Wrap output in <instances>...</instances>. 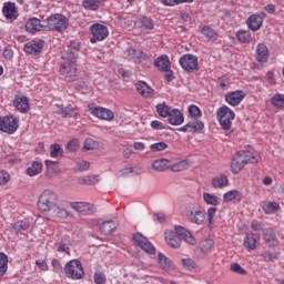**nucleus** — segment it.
Masks as SVG:
<instances>
[{
  "mask_svg": "<svg viewBox=\"0 0 284 284\" xmlns=\"http://www.w3.org/2000/svg\"><path fill=\"white\" fill-rule=\"evenodd\" d=\"M204 203L206 205H213L216 207V205H221V199L219 196L213 195L211 193H203Z\"/></svg>",
  "mask_w": 284,
  "mask_h": 284,
  "instance_id": "36",
  "label": "nucleus"
},
{
  "mask_svg": "<svg viewBox=\"0 0 284 284\" xmlns=\"http://www.w3.org/2000/svg\"><path fill=\"white\" fill-rule=\"evenodd\" d=\"M186 217L190 223H195V225H203L205 223V213L201 209L193 207L186 212Z\"/></svg>",
  "mask_w": 284,
  "mask_h": 284,
  "instance_id": "12",
  "label": "nucleus"
},
{
  "mask_svg": "<svg viewBox=\"0 0 284 284\" xmlns=\"http://www.w3.org/2000/svg\"><path fill=\"white\" fill-rule=\"evenodd\" d=\"M255 59L258 63H267L270 59V49L265 43H258L255 50Z\"/></svg>",
  "mask_w": 284,
  "mask_h": 284,
  "instance_id": "16",
  "label": "nucleus"
},
{
  "mask_svg": "<svg viewBox=\"0 0 284 284\" xmlns=\"http://www.w3.org/2000/svg\"><path fill=\"white\" fill-rule=\"evenodd\" d=\"M159 264L165 272H172V270H174V263H172V260L165 257L163 253L159 254Z\"/></svg>",
  "mask_w": 284,
  "mask_h": 284,
  "instance_id": "31",
  "label": "nucleus"
},
{
  "mask_svg": "<svg viewBox=\"0 0 284 284\" xmlns=\"http://www.w3.org/2000/svg\"><path fill=\"white\" fill-rule=\"evenodd\" d=\"M54 212L59 219H68V216H69V213H68V211H65V209L58 207Z\"/></svg>",
  "mask_w": 284,
  "mask_h": 284,
  "instance_id": "62",
  "label": "nucleus"
},
{
  "mask_svg": "<svg viewBox=\"0 0 284 284\" xmlns=\"http://www.w3.org/2000/svg\"><path fill=\"white\" fill-rule=\"evenodd\" d=\"M262 209L265 214H272V212L278 211L281 206L276 202H266L262 205Z\"/></svg>",
  "mask_w": 284,
  "mask_h": 284,
  "instance_id": "46",
  "label": "nucleus"
},
{
  "mask_svg": "<svg viewBox=\"0 0 284 284\" xmlns=\"http://www.w3.org/2000/svg\"><path fill=\"white\" fill-rule=\"evenodd\" d=\"M172 172H183V170H187V161H180L176 162L175 164H172L171 166Z\"/></svg>",
  "mask_w": 284,
  "mask_h": 284,
  "instance_id": "49",
  "label": "nucleus"
},
{
  "mask_svg": "<svg viewBox=\"0 0 284 284\" xmlns=\"http://www.w3.org/2000/svg\"><path fill=\"white\" fill-rule=\"evenodd\" d=\"M2 12L7 19H14V3H4Z\"/></svg>",
  "mask_w": 284,
  "mask_h": 284,
  "instance_id": "43",
  "label": "nucleus"
},
{
  "mask_svg": "<svg viewBox=\"0 0 284 284\" xmlns=\"http://www.w3.org/2000/svg\"><path fill=\"white\" fill-rule=\"evenodd\" d=\"M151 128L153 130H165V124H163L162 122H160L159 120H154L151 122Z\"/></svg>",
  "mask_w": 284,
  "mask_h": 284,
  "instance_id": "61",
  "label": "nucleus"
},
{
  "mask_svg": "<svg viewBox=\"0 0 284 284\" xmlns=\"http://www.w3.org/2000/svg\"><path fill=\"white\" fill-rule=\"evenodd\" d=\"M19 129V119L11 116L0 118V130L7 134H14Z\"/></svg>",
  "mask_w": 284,
  "mask_h": 284,
  "instance_id": "7",
  "label": "nucleus"
},
{
  "mask_svg": "<svg viewBox=\"0 0 284 284\" xmlns=\"http://www.w3.org/2000/svg\"><path fill=\"white\" fill-rule=\"evenodd\" d=\"M216 207H210L207 210V219H209V225L210 227H212V225H214V216H216Z\"/></svg>",
  "mask_w": 284,
  "mask_h": 284,
  "instance_id": "55",
  "label": "nucleus"
},
{
  "mask_svg": "<svg viewBox=\"0 0 284 284\" xmlns=\"http://www.w3.org/2000/svg\"><path fill=\"white\" fill-rule=\"evenodd\" d=\"M64 272L68 278H72L73 281H80V278L85 276V271H83V265L79 260H71L69 263H67Z\"/></svg>",
  "mask_w": 284,
  "mask_h": 284,
  "instance_id": "5",
  "label": "nucleus"
},
{
  "mask_svg": "<svg viewBox=\"0 0 284 284\" xmlns=\"http://www.w3.org/2000/svg\"><path fill=\"white\" fill-rule=\"evenodd\" d=\"M59 156H63V148H61L60 144H51L50 146V158L51 159H57Z\"/></svg>",
  "mask_w": 284,
  "mask_h": 284,
  "instance_id": "45",
  "label": "nucleus"
},
{
  "mask_svg": "<svg viewBox=\"0 0 284 284\" xmlns=\"http://www.w3.org/2000/svg\"><path fill=\"white\" fill-rule=\"evenodd\" d=\"M189 116H191V121H199V119H201V116H203V112L201 111V109L194 104L189 106Z\"/></svg>",
  "mask_w": 284,
  "mask_h": 284,
  "instance_id": "39",
  "label": "nucleus"
},
{
  "mask_svg": "<svg viewBox=\"0 0 284 284\" xmlns=\"http://www.w3.org/2000/svg\"><path fill=\"white\" fill-rule=\"evenodd\" d=\"M240 154L244 156V161H246V163H258V161H261V154H258V152H256L252 148H247L244 151H240Z\"/></svg>",
  "mask_w": 284,
  "mask_h": 284,
  "instance_id": "22",
  "label": "nucleus"
},
{
  "mask_svg": "<svg viewBox=\"0 0 284 284\" xmlns=\"http://www.w3.org/2000/svg\"><path fill=\"white\" fill-rule=\"evenodd\" d=\"M245 99V94L243 91H233L225 95V101L229 103V105H233L236 108Z\"/></svg>",
  "mask_w": 284,
  "mask_h": 284,
  "instance_id": "19",
  "label": "nucleus"
},
{
  "mask_svg": "<svg viewBox=\"0 0 284 284\" xmlns=\"http://www.w3.org/2000/svg\"><path fill=\"white\" fill-rule=\"evenodd\" d=\"M231 272H234V274H240L241 276H247V271L241 266L239 263H233L230 266Z\"/></svg>",
  "mask_w": 284,
  "mask_h": 284,
  "instance_id": "50",
  "label": "nucleus"
},
{
  "mask_svg": "<svg viewBox=\"0 0 284 284\" xmlns=\"http://www.w3.org/2000/svg\"><path fill=\"white\" fill-rule=\"evenodd\" d=\"M154 65L161 72H170V69L172 68L170 63V58H168V55H161L158 59H155Z\"/></svg>",
  "mask_w": 284,
  "mask_h": 284,
  "instance_id": "24",
  "label": "nucleus"
},
{
  "mask_svg": "<svg viewBox=\"0 0 284 284\" xmlns=\"http://www.w3.org/2000/svg\"><path fill=\"white\" fill-rule=\"evenodd\" d=\"M151 152H163V150H168V143L158 142L150 145Z\"/></svg>",
  "mask_w": 284,
  "mask_h": 284,
  "instance_id": "52",
  "label": "nucleus"
},
{
  "mask_svg": "<svg viewBox=\"0 0 284 284\" xmlns=\"http://www.w3.org/2000/svg\"><path fill=\"white\" fill-rule=\"evenodd\" d=\"M116 227H119V221L109 220V221L103 222L100 225V232H101V234H104V236H110V234H112V232L116 231Z\"/></svg>",
  "mask_w": 284,
  "mask_h": 284,
  "instance_id": "20",
  "label": "nucleus"
},
{
  "mask_svg": "<svg viewBox=\"0 0 284 284\" xmlns=\"http://www.w3.org/2000/svg\"><path fill=\"white\" fill-rule=\"evenodd\" d=\"M6 272H8V255L0 253V278L6 276Z\"/></svg>",
  "mask_w": 284,
  "mask_h": 284,
  "instance_id": "47",
  "label": "nucleus"
},
{
  "mask_svg": "<svg viewBox=\"0 0 284 284\" xmlns=\"http://www.w3.org/2000/svg\"><path fill=\"white\" fill-rule=\"evenodd\" d=\"M236 39H237V41H240V43H251L252 32L244 31V30L237 31Z\"/></svg>",
  "mask_w": 284,
  "mask_h": 284,
  "instance_id": "38",
  "label": "nucleus"
},
{
  "mask_svg": "<svg viewBox=\"0 0 284 284\" xmlns=\"http://www.w3.org/2000/svg\"><path fill=\"white\" fill-rule=\"evenodd\" d=\"M155 110L159 114V116H162L163 119H168L170 116V113L172 112V108H170L165 103H160L155 106Z\"/></svg>",
  "mask_w": 284,
  "mask_h": 284,
  "instance_id": "34",
  "label": "nucleus"
},
{
  "mask_svg": "<svg viewBox=\"0 0 284 284\" xmlns=\"http://www.w3.org/2000/svg\"><path fill=\"white\" fill-rule=\"evenodd\" d=\"M91 33L93 34L91 43H97V41H103L104 39H108V27L95 23L91 26Z\"/></svg>",
  "mask_w": 284,
  "mask_h": 284,
  "instance_id": "11",
  "label": "nucleus"
},
{
  "mask_svg": "<svg viewBox=\"0 0 284 284\" xmlns=\"http://www.w3.org/2000/svg\"><path fill=\"white\" fill-rule=\"evenodd\" d=\"M212 247H214V240H202L199 244V250L202 254H206V252H210Z\"/></svg>",
  "mask_w": 284,
  "mask_h": 284,
  "instance_id": "41",
  "label": "nucleus"
},
{
  "mask_svg": "<svg viewBox=\"0 0 284 284\" xmlns=\"http://www.w3.org/2000/svg\"><path fill=\"white\" fill-rule=\"evenodd\" d=\"M57 113L61 114L64 119H68V116L79 119V116H81L78 112L74 113V108H72V105L65 106L63 104H57Z\"/></svg>",
  "mask_w": 284,
  "mask_h": 284,
  "instance_id": "21",
  "label": "nucleus"
},
{
  "mask_svg": "<svg viewBox=\"0 0 284 284\" xmlns=\"http://www.w3.org/2000/svg\"><path fill=\"white\" fill-rule=\"evenodd\" d=\"M258 241H261L260 234L253 233L252 235H246L244 247H246V250H256V243H258Z\"/></svg>",
  "mask_w": 284,
  "mask_h": 284,
  "instance_id": "29",
  "label": "nucleus"
},
{
  "mask_svg": "<svg viewBox=\"0 0 284 284\" xmlns=\"http://www.w3.org/2000/svg\"><path fill=\"white\" fill-rule=\"evenodd\" d=\"M264 261L272 262L276 261L278 258V253H272L270 251H266L263 253Z\"/></svg>",
  "mask_w": 284,
  "mask_h": 284,
  "instance_id": "57",
  "label": "nucleus"
},
{
  "mask_svg": "<svg viewBox=\"0 0 284 284\" xmlns=\"http://www.w3.org/2000/svg\"><path fill=\"white\" fill-rule=\"evenodd\" d=\"M10 181V174L6 171H0V185H6Z\"/></svg>",
  "mask_w": 284,
  "mask_h": 284,
  "instance_id": "60",
  "label": "nucleus"
},
{
  "mask_svg": "<svg viewBox=\"0 0 284 284\" xmlns=\"http://www.w3.org/2000/svg\"><path fill=\"white\" fill-rule=\"evenodd\" d=\"M227 183H229L227 176L225 175H221L220 178H214L212 180V185L215 189L226 187Z\"/></svg>",
  "mask_w": 284,
  "mask_h": 284,
  "instance_id": "48",
  "label": "nucleus"
},
{
  "mask_svg": "<svg viewBox=\"0 0 284 284\" xmlns=\"http://www.w3.org/2000/svg\"><path fill=\"white\" fill-rule=\"evenodd\" d=\"M23 50L27 54H41V50H43V41L32 40L30 42H27Z\"/></svg>",
  "mask_w": 284,
  "mask_h": 284,
  "instance_id": "17",
  "label": "nucleus"
},
{
  "mask_svg": "<svg viewBox=\"0 0 284 284\" xmlns=\"http://www.w3.org/2000/svg\"><path fill=\"white\" fill-rule=\"evenodd\" d=\"M201 34H203V37L210 41H216L219 39V33L210 26H204L201 29Z\"/></svg>",
  "mask_w": 284,
  "mask_h": 284,
  "instance_id": "30",
  "label": "nucleus"
},
{
  "mask_svg": "<svg viewBox=\"0 0 284 284\" xmlns=\"http://www.w3.org/2000/svg\"><path fill=\"white\" fill-rule=\"evenodd\" d=\"M271 103H272V105H274V108H277V110H283L284 94L277 93V94L273 95L271 99Z\"/></svg>",
  "mask_w": 284,
  "mask_h": 284,
  "instance_id": "40",
  "label": "nucleus"
},
{
  "mask_svg": "<svg viewBox=\"0 0 284 284\" xmlns=\"http://www.w3.org/2000/svg\"><path fill=\"white\" fill-rule=\"evenodd\" d=\"M89 112H91L93 116L102 119V121H112V119H114V113L103 106L90 108Z\"/></svg>",
  "mask_w": 284,
  "mask_h": 284,
  "instance_id": "13",
  "label": "nucleus"
},
{
  "mask_svg": "<svg viewBox=\"0 0 284 284\" xmlns=\"http://www.w3.org/2000/svg\"><path fill=\"white\" fill-rule=\"evenodd\" d=\"M153 170L155 172H165V170L170 169V160L168 159H161V160H155L152 163Z\"/></svg>",
  "mask_w": 284,
  "mask_h": 284,
  "instance_id": "32",
  "label": "nucleus"
},
{
  "mask_svg": "<svg viewBox=\"0 0 284 284\" xmlns=\"http://www.w3.org/2000/svg\"><path fill=\"white\" fill-rule=\"evenodd\" d=\"M247 165V160H245V155H242L240 151L233 156L231 162V170L233 174H239L243 168Z\"/></svg>",
  "mask_w": 284,
  "mask_h": 284,
  "instance_id": "14",
  "label": "nucleus"
},
{
  "mask_svg": "<svg viewBox=\"0 0 284 284\" xmlns=\"http://www.w3.org/2000/svg\"><path fill=\"white\" fill-rule=\"evenodd\" d=\"M93 278L95 284H105V282L108 281V278L105 277V274L99 273V272L94 274Z\"/></svg>",
  "mask_w": 284,
  "mask_h": 284,
  "instance_id": "58",
  "label": "nucleus"
},
{
  "mask_svg": "<svg viewBox=\"0 0 284 284\" xmlns=\"http://www.w3.org/2000/svg\"><path fill=\"white\" fill-rule=\"evenodd\" d=\"M247 26L248 29L253 32H256V30H261V27L263 26V17L258 14H253L247 19Z\"/></svg>",
  "mask_w": 284,
  "mask_h": 284,
  "instance_id": "28",
  "label": "nucleus"
},
{
  "mask_svg": "<svg viewBox=\"0 0 284 284\" xmlns=\"http://www.w3.org/2000/svg\"><path fill=\"white\" fill-rule=\"evenodd\" d=\"M72 210H75V212H80V214H90L92 212V204L88 202H72L71 204Z\"/></svg>",
  "mask_w": 284,
  "mask_h": 284,
  "instance_id": "26",
  "label": "nucleus"
},
{
  "mask_svg": "<svg viewBox=\"0 0 284 284\" xmlns=\"http://www.w3.org/2000/svg\"><path fill=\"white\" fill-rule=\"evenodd\" d=\"M59 209V195L52 190H44L38 199L40 212H57Z\"/></svg>",
  "mask_w": 284,
  "mask_h": 284,
  "instance_id": "3",
  "label": "nucleus"
},
{
  "mask_svg": "<svg viewBox=\"0 0 284 284\" xmlns=\"http://www.w3.org/2000/svg\"><path fill=\"white\" fill-rule=\"evenodd\" d=\"M132 173H134V168H126L119 171L120 176H130Z\"/></svg>",
  "mask_w": 284,
  "mask_h": 284,
  "instance_id": "64",
  "label": "nucleus"
},
{
  "mask_svg": "<svg viewBox=\"0 0 284 284\" xmlns=\"http://www.w3.org/2000/svg\"><path fill=\"white\" fill-rule=\"evenodd\" d=\"M44 165L47 168L48 174H52V172H54V168H57V162H54L52 160H47L44 162Z\"/></svg>",
  "mask_w": 284,
  "mask_h": 284,
  "instance_id": "59",
  "label": "nucleus"
},
{
  "mask_svg": "<svg viewBox=\"0 0 284 284\" xmlns=\"http://www.w3.org/2000/svg\"><path fill=\"white\" fill-rule=\"evenodd\" d=\"M67 150L69 152H77L79 150V140L74 139L68 142Z\"/></svg>",
  "mask_w": 284,
  "mask_h": 284,
  "instance_id": "56",
  "label": "nucleus"
},
{
  "mask_svg": "<svg viewBox=\"0 0 284 284\" xmlns=\"http://www.w3.org/2000/svg\"><path fill=\"white\" fill-rule=\"evenodd\" d=\"M182 265L189 271L196 270V262L192 258H182Z\"/></svg>",
  "mask_w": 284,
  "mask_h": 284,
  "instance_id": "53",
  "label": "nucleus"
},
{
  "mask_svg": "<svg viewBox=\"0 0 284 284\" xmlns=\"http://www.w3.org/2000/svg\"><path fill=\"white\" fill-rule=\"evenodd\" d=\"M133 243H135V245H138V247H141V250L146 252V254H155L156 253V248L154 247V245H152V243H150L148 237L143 236V234H141V233L133 234Z\"/></svg>",
  "mask_w": 284,
  "mask_h": 284,
  "instance_id": "9",
  "label": "nucleus"
},
{
  "mask_svg": "<svg viewBox=\"0 0 284 284\" xmlns=\"http://www.w3.org/2000/svg\"><path fill=\"white\" fill-rule=\"evenodd\" d=\"M141 30H154V20L148 17H142L140 19Z\"/></svg>",
  "mask_w": 284,
  "mask_h": 284,
  "instance_id": "44",
  "label": "nucleus"
},
{
  "mask_svg": "<svg viewBox=\"0 0 284 284\" xmlns=\"http://www.w3.org/2000/svg\"><path fill=\"white\" fill-rule=\"evenodd\" d=\"M90 169V162L88 161H81L78 163V170L80 172H85V170H89Z\"/></svg>",
  "mask_w": 284,
  "mask_h": 284,
  "instance_id": "63",
  "label": "nucleus"
},
{
  "mask_svg": "<svg viewBox=\"0 0 284 284\" xmlns=\"http://www.w3.org/2000/svg\"><path fill=\"white\" fill-rule=\"evenodd\" d=\"M263 239L267 243L268 247H276L278 240H276V233L273 229H266L263 231Z\"/></svg>",
  "mask_w": 284,
  "mask_h": 284,
  "instance_id": "25",
  "label": "nucleus"
},
{
  "mask_svg": "<svg viewBox=\"0 0 284 284\" xmlns=\"http://www.w3.org/2000/svg\"><path fill=\"white\" fill-rule=\"evenodd\" d=\"M164 236L168 246L173 247L174 250H179V247H181V241H184L189 245H196V239H194V235L183 226H175V232L166 231Z\"/></svg>",
  "mask_w": 284,
  "mask_h": 284,
  "instance_id": "1",
  "label": "nucleus"
},
{
  "mask_svg": "<svg viewBox=\"0 0 284 284\" xmlns=\"http://www.w3.org/2000/svg\"><path fill=\"white\" fill-rule=\"evenodd\" d=\"M72 246V242H70V237H64L58 244V252H62L63 254H70V247Z\"/></svg>",
  "mask_w": 284,
  "mask_h": 284,
  "instance_id": "37",
  "label": "nucleus"
},
{
  "mask_svg": "<svg viewBox=\"0 0 284 284\" xmlns=\"http://www.w3.org/2000/svg\"><path fill=\"white\" fill-rule=\"evenodd\" d=\"M135 88L138 93L144 99H152V97H154V89H152L145 81H138Z\"/></svg>",
  "mask_w": 284,
  "mask_h": 284,
  "instance_id": "15",
  "label": "nucleus"
},
{
  "mask_svg": "<svg viewBox=\"0 0 284 284\" xmlns=\"http://www.w3.org/2000/svg\"><path fill=\"white\" fill-rule=\"evenodd\" d=\"M62 59H65L67 61L61 64L60 74H62L67 81H75L78 77L77 53L67 51L62 54Z\"/></svg>",
  "mask_w": 284,
  "mask_h": 284,
  "instance_id": "2",
  "label": "nucleus"
},
{
  "mask_svg": "<svg viewBox=\"0 0 284 284\" xmlns=\"http://www.w3.org/2000/svg\"><path fill=\"white\" fill-rule=\"evenodd\" d=\"M94 148H97V142H94V140L89 138L84 141V145H83L84 152H90V150H94Z\"/></svg>",
  "mask_w": 284,
  "mask_h": 284,
  "instance_id": "54",
  "label": "nucleus"
},
{
  "mask_svg": "<svg viewBox=\"0 0 284 284\" xmlns=\"http://www.w3.org/2000/svg\"><path fill=\"white\" fill-rule=\"evenodd\" d=\"M26 30L30 34H37V32L48 31L45 20H40L39 18H31L26 23Z\"/></svg>",
  "mask_w": 284,
  "mask_h": 284,
  "instance_id": "10",
  "label": "nucleus"
},
{
  "mask_svg": "<svg viewBox=\"0 0 284 284\" xmlns=\"http://www.w3.org/2000/svg\"><path fill=\"white\" fill-rule=\"evenodd\" d=\"M83 8L85 10H98L99 9V1L97 0H84L82 2Z\"/></svg>",
  "mask_w": 284,
  "mask_h": 284,
  "instance_id": "51",
  "label": "nucleus"
},
{
  "mask_svg": "<svg viewBox=\"0 0 284 284\" xmlns=\"http://www.w3.org/2000/svg\"><path fill=\"white\" fill-rule=\"evenodd\" d=\"M41 172H43V164L39 161L32 162L31 166L27 169L29 176H37V174H41Z\"/></svg>",
  "mask_w": 284,
  "mask_h": 284,
  "instance_id": "33",
  "label": "nucleus"
},
{
  "mask_svg": "<svg viewBox=\"0 0 284 284\" xmlns=\"http://www.w3.org/2000/svg\"><path fill=\"white\" fill-rule=\"evenodd\" d=\"M47 32H63L68 30V18L61 13H54L45 19Z\"/></svg>",
  "mask_w": 284,
  "mask_h": 284,
  "instance_id": "4",
  "label": "nucleus"
},
{
  "mask_svg": "<svg viewBox=\"0 0 284 284\" xmlns=\"http://www.w3.org/2000/svg\"><path fill=\"white\" fill-rule=\"evenodd\" d=\"M13 105L19 112L27 113L30 111V102L26 97H17Z\"/></svg>",
  "mask_w": 284,
  "mask_h": 284,
  "instance_id": "27",
  "label": "nucleus"
},
{
  "mask_svg": "<svg viewBox=\"0 0 284 284\" xmlns=\"http://www.w3.org/2000/svg\"><path fill=\"white\" fill-rule=\"evenodd\" d=\"M30 227V222L28 220L18 221L12 225L13 232H26Z\"/></svg>",
  "mask_w": 284,
  "mask_h": 284,
  "instance_id": "42",
  "label": "nucleus"
},
{
  "mask_svg": "<svg viewBox=\"0 0 284 284\" xmlns=\"http://www.w3.org/2000/svg\"><path fill=\"white\" fill-rule=\"evenodd\" d=\"M179 62L185 72H194V70H199V58L194 54L186 53L180 58Z\"/></svg>",
  "mask_w": 284,
  "mask_h": 284,
  "instance_id": "8",
  "label": "nucleus"
},
{
  "mask_svg": "<svg viewBox=\"0 0 284 284\" xmlns=\"http://www.w3.org/2000/svg\"><path fill=\"white\" fill-rule=\"evenodd\" d=\"M217 121L223 130H230L232 128V121L236 116L234 111L227 105L221 106L217 112Z\"/></svg>",
  "mask_w": 284,
  "mask_h": 284,
  "instance_id": "6",
  "label": "nucleus"
},
{
  "mask_svg": "<svg viewBox=\"0 0 284 284\" xmlns=\"http://www.w3.org/2000/svg\"><path fill=\"white\" fill-rule=\"evenodd\" d=\"M205 124L201 120H194L186 123L184 126L179 128V132H201Z\"/></svg>",
  "mask_w": 284,
  "mask_h": 284,
  "instance_id": "18",
  "label": "nucleus"
},
{
  "mask_svg": "<svg viewBox=\"0 0 284 284\" xmlns=\"http://www.w3.org/2000/svg\"><path fill=\"white\" fill-rule=\"evenodd\" d=\"M230 201H241V192L237 190L226 192L223 195V203H230Z\"/></svg>",
  "mask_w": 284,
  "mask_h": 284,
  "instance_id": "35",
  "label": "nucleus"
},
{
  "mask_svg": "<svg viewBox=\"0 0 284 284\" xmlns=\"http://www.w3.org/2000/svg\"><path fill=\"white\" fill-rule=\"evenodd\" d=\"M168 121L171 125H181L185 121V118L179 109H172L169 113Z\"/></svg>",
  "mask_w": 284,
  "mask_h": 284,
  "instance_id": "23",
  "label": "nucleus"
}]
</instances>
